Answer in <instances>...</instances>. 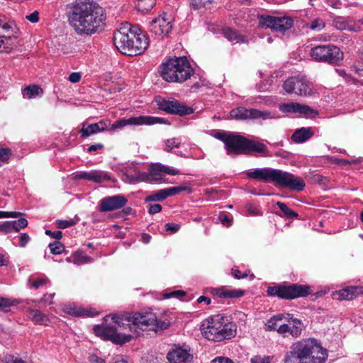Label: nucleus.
Masks as SVG:
<instances>
[{"mask_svg":"<svg viewBox=\"0 0 363 363\" xmlns=\"http://www.w3.org/2000/svg\"><path fill=\"white\" fill-rule=\"evenodd\" d=\"M105 323L96 325L95 333L102 335L116 344H123L131 340V335L118 333L117 326L126 328L137 334L140 331L152 330L156 333H162L170 326V322L167 320H158L152 313H134L125 317L117 315H108L104 318Z\"/></svg>","mask_w":363,"mask_h":363,"instance_id":"f257e3e1","label":"nucleus"},{"mask_svg":"<svg viewBox=\"0 0 363 363\" xmlns=\"http://www.w3.org/2000/svg\"><path fill=\"white\" fill-rule=\"evenodd\" d=\"M68 9L69 24L79 35L96 33L106 19L104 9L97 4L77 2Z\"/></svg>","mask_w":363,"mask_h":363,"instance_id":"f03ea898","label":"nucleus"},{"mask_svg":"<svg viewBox=\"0 0 363 363\" xmlns=\"http://www.w3.org/2000/svg\"><path fill=\"white\" fill-rule=\"evenodd\" d=\"M113 43L122 54L135 56L146 50L148 39L137 27L125 23L114 32Z\"/></svg>","mask_w":363,"mask_h":363,"instance_id":"7ed1b4c3","label":"nucleus"},{"mask_svg":"<svg viewBox=\"0 0 363 363\" xmlns=\"http://www.w3.org/2000/svg\"><path fill=\"white\" fill-rule=\"evenodd\" d=\"M328 352L315 339L302 340L291 347L286 352L284 363H325Z\"/></svg>","mask_w":363,"mask_h":363,"instance_id":"20e7f679","label":"nucleus"},{"mask_svg":"<svg viewBox=\"0 0 363 363\" xmlns=\"http://www.w3.org/2000/svg\"><path fill=\"white\" fill-rule=\"evenodd\" d=\"M163 118L149 116H133L128 118H121L111 124L109 120H101L98 123L87 124L82 123V127L79 131L82 138H87L105 130L113 132L118 129H121L126 125H153L155 123H164Z\"/></svg>","mask_w":363,"mask_h":363,"instance_id":"39448f33","label":"nucleus"},{"mask_svg":"<svg viewBox=\"0 0 363 363\" xmlns=\"http://www.w3.org/2000/svg\"><path fill=\"white\" fill-rule=\"evenodd\" d=\"M247 176L266 183H273L277 186L301 191L305 187V182L301 177L281 169L272 168H258L248 172Z\"/></svg>","mask_w":363,"mask_h":363,"instance_id":"423d86ee","label":"nucleus"},{"mask_svg":"<svg viewBox=\"0 0 363 363\" xmlns=\"http://www.w3.org/2000/svg\"><path fill=\"white\" fill-rule=\"evenodd\" d=\"M160 75L168 82L182 83L191 77L194 69L186 57L168 60L160 66Z\"/></svg>","mask_w":363,"mask_h":363,"instance_id":"0eeeda50","label":"nucleus"},{"mask_svg":"<svg viewBox=\"0 0 363 363\" xmlns=\"http://www.w3.org/2000/svg\"><path fill=\"white\" fill-rule=\"evenodd\" d=\"M310 55L316 62L331 65H336L343 59L340 48L332 44L317 45L311 48Z\"/></svg>","mask_w":363,"mask_h":363,"instance_id":"6e6552de","label":"nucleus"},{"mask_svg":"<svg viewBox=\"0 0 363 363\" xmlns=\"http://www.w3.org/2000/svg\"><path fill=\"white\" fill-rule=\"evenodd\" d=\"M309 289L307 286L291 284L269 286L267 293L270 296H277L283 299H294L298 297L306 296L309 294Z\"/></svg>","mask_w":363,"mask_h":363,"instance_id":"1a4fd4ad","label":"nucleus"},{"mask_svg":"<svg viewBox=\"0 0 363 363\" xmlns=\"http://www.w3.org/2000/svg\"><path fill=\"white\" fill-rule=\"evenodd\" d=\"M259 25L262 28H269L273 32L284 33L293 26L294 21L286 16L262 15L259 18Z\"/></svg>","mask_w":363,"mask_h":363,"instance_id":"9d476101","label":"nucleus"},{"mask_svg":"<svg viewBox=\"0 0 363 363\" xmlns=\"http://www.w3.org/2000/svg\"><path fill=\"white\" fill-rule=\"evenodd\" d=\"M155 101L159 109L167 113L184 116L191 114L194 112V109L191 107L187 106L173 98L165 99L158 96L155 97Z\"/></svg>","mask_w":363,"mask_h":363,"instance_id":"9b49d317","label":"nucleus"},{"mask_svg":"<svg viewBox=\"0 0 363 363\" xmlns=\"http://www.w3.org/2000/svg\"><path fill=\"white\" fill-rule=\"evenodd\" d=\"M15 30V23L0 14V52H9L12 49L16 40Z\"/></svg>","mask_w":363,"mask_h":363,"instance_id":"f8f14e48","label":"nucleus"},{"mask_svg":"<svg viewBox=\"0 0 363 363\" xmlns=\"http://www.w3.org/2000/svg\"><path fill=\"white\" fill-rule=\"evenodd\" d=\"M284 89L289 94L294 93L299 96L311 94V83L303 76H295L287 79L284 83Z\"/></svg>","mask_w":363,"mask_h":363,"instance_id":"ddd939ff","label":"nucleus"},{"mask_svg":"<svg viewBox=\"0 0 363 363\" xmlns=\"http://www.w3.org/2000/svg\"><path fill=\"white\" fill-rule=\"evenodd\" d=\"M230 118L238 121L254 120L262 118L263 120L274 118L273 114L267 111H259L255 108H246L243 106L237 107L230 112Z\"/></svg>","mask_w":363,"mask_h":363,"instance_id":"4468645a","label":"nucleus"},{"mask_svg":"<svg viewBox=\"0 0 363 363\" xmlns=\"http://www.w3.org/2000/svg\"><path fill=\"white\" fill-rule=\"evenodd\" d=\"M162 170L161 164H154L150 168V172H137L135 173L126 172L125 176L130 183L141 182L160 181L162 179Z\"/></svg>","mask_w":363,"mask_h":363,"instance_id":"2eb2a0df","label":"nucleus"},{"mask_svg":"<svg viewBox=\"0 0 363 363\" xmlns=\"http://www.w3.org/2000/svg\"><path fill=\"white\" fill-rule=\"evenodd\" d=\"M221 320H224V317L220 314H218L203 322L201 331L205 338L218 342Z\"/></svg>","mask_w":363,"mask_h":363,"instance_id":"dca6fc26","label":"nucleus"},{"mask_svg":"<svg viewBox=\"0 0 363 363\" xmlns=\"http://www.w3.org/2000/svg\"><path fill=\"white\" fill-rule=\"evenodd\" d=\"M284 320H286L287 323H282L279 326L278 333L284 337L291 335V337L296 338L301 335L303 330V323L301 320L297 318H294L291 314L289 316V318L284 319Z\"/></svg>","mask_w":363,"mask_h":363,"instance_id":"f3484780","label":"nucleus"},{"mask_svg":"<svg viewBox=\"0 0 363 363\" xmlns=\"http://www.w3.org/2000/svg\"><path fill=\"white\" fill-rule=\"evenodd\" d=\"M193 357L190 348L186 345L175 346L167 354L169 363H191Z\"/></svg>","mask_w":363,"mask_h":363,"instance_id":"a211bd4d","label":"nucleus"},{"mask_svg":"<svg viewBox=\"0 0 363 363\" xmlns=\"http://www.w3.org/2000/svg\"><path fill=\"white\" fill-rule=\"evenodd\" d=\"M127 203V199L121 194L106 196L99 201V211L109 212L116 211L125 206Z\"/></svg>","mask_w":363,"mask_h":363,"instance_id":"6ab92c4d","label":"nucleus"},{"mask_svg":"<svg viewBox=\"0 0 363 363\" xmlns=\"http://www.w3.org/2000/svg\"><path fill=\"white\" fill-rule=\"evenodd\" d=\"M250 152H256L267 155L268 149L263 143L249 140L240 135L235 152L247 153Z\"/></svg>","mask_w":363,"mask_h":363,"instance_id":"aec40b11","label":"nucleus"},{"mask_svg":"<svg viewBox=\"0 0 363 363\" xmlns=\"http://www.w3.org/2000/svg\"><path fill=\"white\" fill-rule=\"evenodd\" d=\"M171 21L170 17L166 18L164 16H160L150 21L149 30L155 35L168 34L172 28Z\"/></svg>","mask_w":363,"mask_h":363,"instance_id":"412c9836","label":"nucleus"},{"mask_svg":"<svg viewBox=\"0 0 363 363\" xmlns=\"http://www.w3.org/2000/svg\"><path fill=\"white\" fill-rule=\"evenodd\" d=\"M279 110L283 113H298L305 116H315L318 113L310 106L297 102L283 104L280 105Z\"/></svg>","mask_w":363,"mask_h":363,"instance_id":"4be33fe9","label":"nucleus"},{"mask_svg":"<svg viewBox=\"0 0 363 363\" xmlns=\"http://www.w3.org/2000/svg\"><path fill=\"white\" fill-rule=\"evenodd\" d=\"M215 137L224 143L228 155L231 151H236L240 135L218 132Z\"/></svg>","mask_w":363,"mask_h":363,"instance_id":"5701e85b","label":"nucleus"},{"mask_svg":"<svg viewBox=\"0 0 363 363\" xmlns=\"http://www.w3.org/2000/svg\"><path fill=\"white\" fill-rule=\"evenodd\" d=\"M313 135V132L311 128H301L294 131L293 135H291V140L296 143H302Z\"/></svg>","mask_w":363,"mask_h":363,"instance_id":"b1692460","label":"nucleus"},{"mask_svg":"<svg viewBox=\"0 0 363 363\" xmlns=\"http://www.w3.org/2000/svg\"><path fill=\"white\" fill-rule=\"evenodd\" d=\"M218 336V342L225 340L230 339L234 337L236 334V327L231 323H225L224 320H221V325Z\"/></svg>","mask_w":363,"mask_h":363,"instance_id":"393cba45","label":"nucleus"},{"mask_svg":"<svg viewBox=\"0 0 363 363\" xmlns=\"http://www.w3.org/2000/svg\"><path fill=\"white\" fill-rule=\"evenodd\" d=\"M291 314H277L272 317L265 324V330L268 331L276 330L278 332L279 326L284 319L289 318Z\"/></svg>","mask_w":363,"mask_h":363,"instance_id":"a878e982","label":"nucleus"},{"mask_svg":"<svg viewBox=\"0 0 363 363\" xmlns=\"http://www.w3.org/2000/svg\"><path fill=\"white\" fill-rule=\"evenodd\" d=\"M223 33L225 38L234 43H247L249 41L246 36L238 33L235 30L230 28H224L223 30Z\"/></svg>","mask_w":363,"mask_h":363,"instance_id":"bb28decb","label":"nucleus"},{"mask_svg":"<svg viewBox=\"0 0 363 363\" xmlns=\"http://www.w3.org/2000/svg\"><path fill=\"white\" fill-rule=\"evenodd\" d=\"M362 293V289L358 286H349L338 291L339 298L352 300Z\"/></svg>","mask_w":363,"mask_h":363,"instance_id":"cd10ccee","label":"nucleus"},{"mask_svg":"<svg viewBox=\"0 0 363 363\" xmlns=\"http://www.w3.org/2000/svg\"><path fill=\"white\" fill-rule=\"evenodd\" d=\"M28 317L35 324L48 325L49 318L41 311L36 309H30L28 312Z\"/></svg>","mask_w":363,"mask_h":363,"instance_id":"c85d7f7f","label":"nucleus"},{"mask_svg":"<svg viewBox=\"0 0 363 363\" xmlns=\"http://www.w3.org/2000/svg\"><path fill=\"white\" fill-rule=\"evenodd\" d=\"M245 291L242 289H218L216 290V294L218 297L239 298L244 295Z\"/></svg>","mask_w":363,"mask_h":363,"instance_id":"c756f323","label":"nucleus"},{"mask_svg":"<svg viewBox=\"0 0 363 363\" xmlns=\"http://www.w3.org/2000/svg\"><path fill=\"white\" fill-rule=\"evenodd\" d=\"M43 89L37 85H30L26 86L23 91L24 98L32 99L43 94Z\"/></svg>","mask_w":363,"mask_h":363,"instance_id":"7c9ffc66","label":"nucleus"},{"mask_svg":"<svg viewBox=\"0 0 363 363\" xmlns=\"http://www.w3.org/2000/svg\"><path fill=\"white\" fill-rule=\"evenodd\" d=\"M64 311L67 314L74 316L86 315V313L83 308L72 304L65 305L64 307Z\"/></svg>","mask_w":363,"mask_h":363,"instance_id":"2f4dec72","label":"nucleus"},{"mask_svg":"<svg viewBox=\"0 0 363 363\" xmlns=\"http://www.w3.org/2000/svg\"><path fill=\"white\" fill-rule=\"evenodd\" d=\"M156 4V0H138V11L144 13L151 10Z\"/></svg>","mask_w":363,"mask_h":363,"instance_id":"473e14b6","label":"nucleus"},{"mask_svg":"<svg viewBox=\"0 0 363 363\" xmlns=\"http://www.w3.org/2000/svg\"><path fill=\"white\" fill-rule=\"evenodd\" d=\"M110 179L109 176L103 171L92 170L91 181L96 183H101Z\"/></svg>","mask_w":363,"mask_h":363,"instance_id":"72a5a7b5","label":"nucleus"},{"mask_svg":"<svg viewBox=\"0 0 363 363\" xmlns=\"http://www.w3.org/2000/svg\"><path fill=\"white\" fill-rule=\"evenodd\" d=\"M167 199V194L164 189L153 192L145 198V201H162Z\"/></svg>","mask_w":363,"mask_h":363,"instance_id":"f704fd0d","label":"nucleus"},{"mask_svg":"<svg viewBox=\"0 0 363 363\" xmlns=\"http://www.w3.org/2000/svg\"><path fill=\"white\" fill-rule=\"evenodd\" d=\"M11 223V232L13 230L18 232L21 228H25L28 225V221L26 218H20L17 220L9 221Z\"/></svg>","mask_w":363,"mask_h":363,"instance_id":"c9c22d12","label":"nucleus"},{"mask_svg":"<svg viewBox=\"0 0 363 363\" xmlns=\"http://www.w3.org/2000/svg\"><path fill=\"white\" fill-rule=\"evenodd\" d=\"M164 189L166 192L167 198L170 196L176 195L182 191H188L189 192H191V189L188 186H172Z\"/></svg>","mask_w":363,"mask_h":363,"instance_id":"e433bc0d","label":"nucleus"},{"mask_svg":"<svg viewBox=\"0 0 363 363\" xmlns=\"http://www.w3.org/2000/svg\"><path fill=\"white\" fill-rule=\"evenodd\" d=\"M277 205L286 217L294 218L297 216V213L290 209L285 203L278 201Z\"/></svg>","mask_w":363,"mask_h":363,"instance_id":"4c0bfd02","label":"nucleus"},{"mask_svg":"<svg viewBox=\"0 0 363 363\" xmlns=\"http://www.w3.org/2000/svg\"><path fill=\"white\" fill-rule=\"evenodd\" d=\"M49 247H50L51 253H52L54 255H60L65 250V246L59 241H55L53 242H50L49 244Z\"/></svg>","mask_w":363,"mask_h":363,"instance_id":"58836bf2","label":"nucleus"},{"mask_svg":"<svg viewBox=\"0 0 363 363\" xmlns=\"http://www.w3.org/2000/svg\"><path fill=\"white\" fill-rule=\"evenodd\" d=\"M325 26V23L323 19L317 18L313 19L310 24V28L313 30L320 31L323 29Z\"/></svg>","mask_w":363,"mask_h":363,"instance_id":"ea45409f","label":"nucleus"},{"mask_svg":"<svg viewBox=\"0 0 363 363\" xmlns=\"http://www.w3.org/2000/svg\"><path fill=\"white\" fill-rule=\"evenodd\" d=\"M333 25L338 30H346L348 27L347 21L341 16L336 17L334 19Z\"/></svg>","mask_w":363,"mask_h":363,"instance_id":"a19ab883","label":"nucleus"},{"mask_svg":"<svg viewBox=\"0 0 363 363\" xmlns=\"http://www.w3.org/2000/svg\"><path fill=\"white\" fill-rule=\"evenodd\" d=\"M181 142L177 138H171L168 139L165 141V148L164 150L167 152H170L172 149L174 147H179Z\"/></svg>","mask_w":363,"mask_h":363,"instance_id":"79ce46f5","label":"nucleus"},{"mask_svg":"<svg viewBox=\"0 0 363 363\" xmlns=\"http://www.w3.org/2000/svg\"><path fill=\"white\" fill-rule=\"evenodd\" d=\"M11 223L9 221L0 223V233L7 234L11 232Z\"/></svg>","mask_w":363,"mask_h":363,"instance_id":"37998d69","label":"nucleus"},{"mask_svg":"<svg viewBox=\"0 0 363 363\" xmlns=\"http://www.w3.org/2000/svg\"><path fill=\"white\" fill-rule=\"evenodd\" d=\"M161 167L163 173L170 174V175H177L179 174V171L173 167H167L161 164Z\"/></svg>","mask_w":363,"mask_h":363,"instance_id":"c03bdc74","label":"nucleus"},{"mask_svg":"<svg viewBox=\"0 0 363 363\" xmlns=\"http://www.w3.org/2000/svg\"><path fill=\"white\" fill-rule=\"evenodd\" d=\"M21 213L16 211H0V218H17L21 216Z\"/></svg>","mask_w":363,"mask_h":363,"instance_id":"a18cd8bd","label":"nucleus"},{"mask_svg":"<svg viewBox=\"0 0 363 363\" xmlns=\"http://www.w3.org/2000/svg\"><path fill=\"white\" fill-rule=\"evenodd\" d=\"M11 155V151L9 148H0V160H7Z\"/></svg>","mask_w":363,"mask_h":363,"instance_id":"49530a36","label":"nucleus"},{"mask_svg":"<svg viewBox=\"0 0 363 363\" xmlns=\"http://www.w3.org/2000/svg\"><path fill=\"white\" fill-rule=\"evenodd\" d=\"M57 225L59 228L65 229L69 228L74 225V222L72 220H57Z\"/></svg>","mask_w":363,"mask_h":363,"instance_id":"de8ad7c7","label":"nucleus"},{"mask_svg":"<svg viewBox=\"0 0 363 363\" xmlns=\"http://www.w3.org/2000/svg\"><path fill=\"white\" fill-rule=\"evenodd\" d=\"M26 19L29 21L30 23H35L38 22L39 21V12L38 11H35L30 14L26 16Z\"/></svg>","mask_w":363,"mask_h":363,"instance_id":"09e8293b","label":"nucleus"},{"mask_svg":"<svg viewBox=\"0 0 363 363\" xmlns=\"http://www.w3.org/2000/svg\"><path fill=\"white\" fill-rule=\"evenodd\" d=\"M45 234L47 235H49L50 236L51 238H55L57 240H60L62 238V232L60 231V230H57V231H51L50 230H45Z\"/></svg>","mask_w":363,"mask_h":363,"instance_id":"8fccbe9b","label":"nucleus"},{"mask_svg":"<svg viewBox=\"0 0 363 363\" xmlns=\"http://www.w3.org/2000/svg\"><path fill=\"white\" fill-rule=\"evenodd\" d=\"M19 238V246L21 247H24L30 240V237L27 233H21Z\"/></svg>","mask_w":363,"mask_h":363,"instance_id":"3c124183","label":"nucleus"},{"mask_svg":"<svg viewBox=\"0 0 363 363\" xmlns=\"http://www.w3.org/2000/svg\"><path fill=\"white\" fill-rule=\"evenodd\" d=\"M162 206L160 204H150L149 206L148 212L150 214H155L162 211Z\"/></svg>","mask_w":363,"mask_h":363,"instance_id":"603ef678","label":"nucleus"},{"mask_svg":"<svg viewBox=\"0 0 363 363\" xmlns=\"http://www.w3.org/2000/svg\"><path fill=\"white\" fill-rule=\"evenodd\" d=\"M48 282H49V280L46 277L38 279L33 282V286L35 289H38L40 286L47 284Z\"/></svg>","mask_w":363,"mask_h":363,"instance_id":"864d4df0","label":"nucleus"},{"mask_svg":"<svg viewBox=\"0 0 363 363\" xmlns=\"http://www.w3.org/2000/svg\"><path fill=\"white\" fill-rule=\"evenodd\" d=\"M165 229L172 233H177L179 229V226L174 223H168L165 224Z\"/></svg>","mask_w":363,"mask_h":363,"instance_id":"5fc2aeb1","label":"nucleus"},{"mask_svg":"<svg viewBox=\"0 0 363 363\" xmlns=\"http://www.w3.org/2000/svg\"><path fill=\"white\" fill-rule=\"evenodd\" d=\"M12 305L9 299L0 297V310H5Z\"/></svg>","mask_w":363,"mask_h":363,"instance_id":"6e6d98bb","label":"nucleus"},{"mask_svg":"<svg viewBox=\"0 0 363 363\" xmlns=\"http://www.w3.org/2000/svg\"><path fill=\"white\" fill-rule=\"evenodd\" d=\"M91 171L90 172H81L76 175V178L79 179H86L91 181Z\"/></svg>","mask_w":363,"mask_h":363,"instance_id":"4d7b16f0","label":"nucleus"},{"mask_svg":"<svg viewBox=\"0 0 363 363\" xmlns=\"http://www.w3.org/2000/svg\"><path fill=\"white\" fill-rule=\"evenodd\" d=\"M189 4L194 9H199L204 6V2L203 0H189Z\"/></svg>","mask_w":363,"mask_h":363,"instance_id":"13d9d810","label":"nucleus"},{"mask_svg":"<svg viewBox=\"0 0 363 363\" xmlns=\"http://www.w3.org/2000/svg\"><path fill=\"white\" fill-rule=\"evenodd\" d=\"M219 220L221 222V223L225 226H229L231 225V219L225 214L220 215Z\"/></svg>","mask_w":363,"mask_h":363,"instance_id":"bf43d9fd","label":"nucleus"},{"mask_svg":"<svg viewBox=\"0 0 363 363\" xmlns=\"http://www.w3.org/2000/svg\"><path fill=\"white\" fill-rule=\"evenodd\" d=\"M231 274L235 279H243L247 277V272L241 274L240 272L237 269H232Z\"/></svg>","mask_w":363,"mask_h":363,"instance_id":"052dcab7","label":"nucleus"},{"mask_svg":"<svg viewBox=\"0 0 363 363\" xmlns=\"http://www.w3.org/2000/svg\"><path fill=\"white\" fill-rule=\"evenodd\" d=\"M89 362L90 363H106V361L96 354H91L89 357Z\"/></svg>","mask_w":363,"mask_h":363,"instance_id":"680f3d73","label":"nucleus"},{"mask_svg":"<svg viewBox=\"0 0 363 363\" xmlns=\"http://www.w3.org/2000/svg\"><path fill=\"white\" fill-rule=\"evenodd\" d=\"M77 262L78 263H87V262H90L92 261L91 257L86 256V255H77Z\"/></svg>","mask_w":363,"mask_h":363,"instance_id":"e2e57ef3","label":"nucleus"},{"mask_svg":"<svg viewBox=\"0 0 363 363\" xmlns=\"http://www.w3.org/2000/svg\"><path fill=\"white\" fill-rule=\"evenodd\" d=\"M185 295V292L183 291H174L170 294H166L164 295V298H168L170 297H180L184 296Z\"/></svg>","mask_w":363,"mask_h":363,"instance_id":"0e129e2a","label":"nucleus"},{"mask_svg":"<svg viewBox=\"0 0 363 363\" xmlns=\"http://www.w3.org/2000/svg\"><path fill=\"white\" fill-rule=\"evenodd\" d=\"M81 79V74L79 72H72L69 76V80L72 83L78 82Z\"/></svg>","mask_w":363,"mask_h":363,"instance_id":"69168bd1","label":"nucleus"},{"mask_svg":"<svg viewBox=\"0 0 363 363\" xmlns=\"http://www.w3.org/2000/svg\"><path fill=\"white\" fill-rule=\"evenodd\" d=\"M211 363H233V361L228 358L223 357H218L211 361Z\"/></svg>","mask_w":363,"mask_h":363,"instance_id":"338daca9","label":"nucleus"},{"mask_svg":"<svg viewBox=\"0 0 363 363\" xmlns=\"http://www.w3.org/2000/svg\"><path fill=\"white\" fill-rule=\"evenodd\" d=\"M327 3L334 9H340L341 6L340 0H327Z\"/></svg>","mask_w":363,"mask_h":363,"instance_id":"774afa93","label":"nucleus"}]
</instances>
